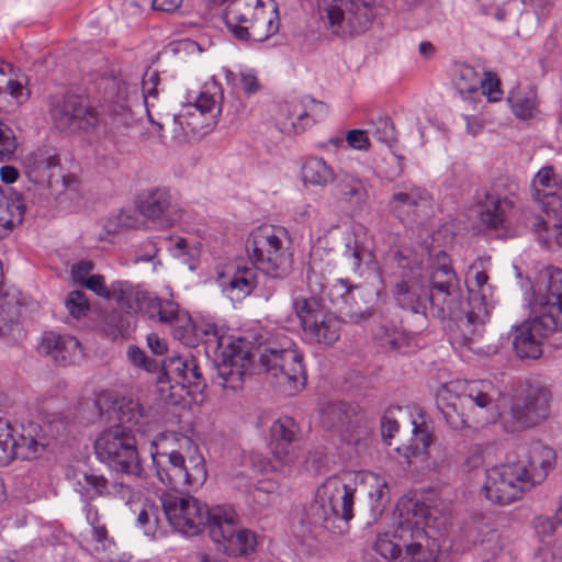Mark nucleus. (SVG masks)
<instances>
[{
	"instance_id": "1",
	"label": "nucleus",
	"mask_w": 562,
	"mask_h": 562,
	"mask_svg": "<svg viewBox=\"0 0 562 562\" xmlns=\"http://www.w3.org/2000/svg\"><path fill=\"white\" fill-rule=\"evenodd\" d=\"M498 391L488 380L450 381L436 391V403L446 423L453 430L468 427L472 418L484 425L501 419L504 430L518 432L531 428L549 415L552 395L540 379L526 381L512 400L509 409L497 413Z\"/></svg>"
},
{
	"instance_id": "2",
	"label": "nucleus",
	"mask_w": 562,
	"mask_h": 562,
	"mask_svg": "<svg viewBox=\"0 0 562 562\" xmlns=\"http://www.w3.org/2000/svg\"><path fill=\"white\" fill-rule=\"evenodd\" d=\"M539 315L513 326L512 345L519 359L541 357L543 340L562 329V270L549 267L538 274L535 286Z\"/></svg>"
},
{
	"instance_id": "3",
	"label": "nucleus",
	"mask_w": 562,
	"mask_h": 562,
	"mask_svg": "<svg viewBox=\"0 0 562 562\" xmlns=\"http://www.w3.org/2000/svg\"><path fill=\"white\" fill-rule=\"evenodd\" d=\"M151 457L158 479L173 488L199 487L206 481L205 459L195 442L186 435L166 434L162 446Z\"/></svg>"
},
{
	"instance_id": "4",
	"label": "nucleus",
	"mask_w": 562,
	"mask_h": 562,
	"mask_svg": "<svg viewBox=\"0 0 562 562\" xmlns=\"http://www.w3.org/2000/svg\"><path fill=\"white\" fill-rule=\"evenodd\" d=\"M246 249L255 268L273 279H283L293 263L292 240L289 232L277 225L263 224L254 228Z\"/></svg>"
},
{
	"instance_id": "5",
	"label": "nucleus",
	"mask_w": 562,
	"mask_h": 562,
	"mask_svg": "<svg viewBox=\"0 0 562 562\" xmlns=\"http://www.w3.org/2000/svg\"><path fill=\"white\" fill-rule=\"evenodd\" d=\"M426 302L427 316L452 321L453 328H457L458 318L464 316L460 281L443 251L437 254L436 261L426 272Z\"/></svg>"
},
{
	"instance_id": "6",
	"label": "nucleus",
	"mask_w": 562,
	"mask_h": 562,
	"mask_svg": "<svg viewBox=\"0 0 562 562\" xmlns=\"http://www.w3.org/2000/svg\"><path fill=\"white\" fill-rule=\"evenodd\" d=\"M469 301L464 316L457 321V328L451 329V342L461 347L472 348L484 333L490 321L492 305V285L485 271L470 268L467 276Z\"/></svg>"
},
{
	"instance_id": "7",
	"label": "nucleus",
	"mask_w": 562,
	"mask_h": 562,
	"mask_svg": "<svg viewBox=\"0 0 562 562\" xmlns=\"http://www.w3.org/2000/svg\"><path fill=\"white\" fill-rule=\"evenodd\" d=\"M358 475L353 471H342L327 477L317 488L312 509L314 515L326 524L327 529L338 532L353 518V499Z\"/></svg>"
},
{
	"instance_id": "8",
	"label": "nucleus",
	"mask_w": 562,
	"mask_h": 562,
	"mask_svg": "<svg viewBox=\"0 0 562 562\" xmlns=\"http://www.w3.org/2000/svg\"><path fill=\"white\" fill-rule=\"evenodd\" d=\"M224 20L227 29L241 41L262 42L278 31L277 9L270 0H235Z\"/></svg>"
},
{
	"instance_id": "9",
	"label": "nucleus",
	"mask_w": 562,
	"mask_h": 562,
	"mask_svg": "<svg viewBox=\"0 0 562 562\" xmlns=\"http://www.w3.org/2000/svg\"><path fill=\"white\" fill-rule=\"evenodd\" d=\"M323 426L355 453L371 443L373 423L358 406L345 402L327 403L321 412Z\"/></svg>"
},
{
	"instance_id": "10",
	"label": "nucleus",
	"mask_w": 562,
	"mask_h": 562,
	"mask_svg": "<svg viewBox=\"0 0 562 562\" xmlns=\"http://www.w3.org/2000/svg\"><path fill=\"white\" fill-rule=\"evenodd\" d=\"M374 0H317L326 27L336 36H355L366 32L373 19Z\"/></svg>"
},
{
	"instance_id": "11",
	"label": "nucleus",
	"mask_w": 562,
	"mask_h": 562,
	"mask_svg": "<svg viewBox=\"0 0 562 562\" xmlns=\"http://www.w3.org/2000/svg\"><path fill=\"white\" fill-rule=\"evenodd\" d=\"M97 458L116 472L139 476L142 467L133 431L124 426L104 429L94 441Z\"/></svg>"
},
{
	"instance_id": "12",
	"label": "nucleus",
	"mask_w": 562,
	"mask_h": 562,
	"mask_svg": "<svg viewBox=\"0 0 562 562\" xmlns=\"http://www.w3.org/2000/svg\"><path fill=\"white\" fill-rule=\"evenodd\" d=\"M259 363L272 386L288 396L302 391L306 371L302 355L294 348H267L259 357Z\"/></svg>"
},
{
	"instance_id": "13",
	"label": "nucleus",
	"mask_w": 562,
	"mask_h": 562,
	"mask_svg": "<svg viewBox=\"0 0 562 562\" xmlns=\"http://www.w3.org/2000/svg\"><path fill=\"white\" fill-rule=\"evenodd\" d=\"M209 531L216 549L229 557H248L256 550L255 533L238 526L237 514L231 507L215 506L211 508Z\"/></svg>"
},
{
	"instance_id": "14",
	"label": "nucleus",
	"mask_w": 562,
	"mask_h": 562,
	"mask_svg": "<svg viewBox=\"0 0 562 562\" xmlns=\"http://www.w3.org/2000/svg\"><path fill=\"white\" fill-rule=\"evenodd\" d=\"M293 310L300 319L304 336L312 342L333 346L342 329V322L334 312L323 306L314 297H296Z\"/></svg>"
},
{
	"instance_id": "15",
	"label": "nucleus",
	"mask_w": 562,
	"mask_h": 562,
	"mask_svg": "<svg viewBox=\"0 0 562 562\" xmlns=\"http://www.w3.org/2000/svg\"><path fill=\"white\" fill-rule=\"evenodd\" d=\"M414 519L401 530L398 539L403 549L397 562H437L440 546L428 535L426 527L430 508L423 502H416Z\"/></svg>"
},
{
	"instance_id": "16",
	"label": "nucleus",
	"mask_w": 562,
	"mask_h": 562,
	"mask_svg": "<svg viewBox=\"0 0 562 562\" xmlns=\"http://www.w3.org/2000/svg\"><path fill=\"white\" fill-rule=\"evenodd\" d=\"M327 114L328 105L325 102L305 95L280 102L274 121L281 133L295 135L323 121Z\"/></svg>"
},
{
	"instance_id": "17",
	"label": "nucleus",
	"mask_w": 562,
	"mask_h": 562,
	"mask_svg": "<svg viewBox=\"0 0 562 562\" xmlns=\"http://www.w3.org/2000/svg\"><path fill=\"white\" fill-rule=\"evenodd\" d=\"M530 488L524 471L508 461L485 471L482 492L490 502L504 506L519 501Z\"/></svg>"
},
{
	"instance_id": "18",
	"label": "nucleus",
	"mask_w": 562,
	"mask_h": 562,
	"mask_svg": "<svg viewBox=\"0 0 562 562\" xmlns=\"http://www.w3.org/2000/svg\"><path fill=\"white\" fill-rule=\"evenodd\" d=\"M72 486L81 501L88 504L98 498L119 499L125 504H133L140 499V492L131 485L110 481L105 475L92 470L75 472Z\"/></svg>"
},
{
	"instance_id": "19",
	"label": "nucleus",
	"mask_w": 562,
	"mask_h": 562,
	"mask_svg": "<svg viewBox=\"0 0 562 562\" xmlns=\"http://www.w3.org/2000/svg\"><path fill=\"white\" fill-rule=\"evenodd\" d=\"M55 126L68 133L83 132L93 134L101 125L95 108L79 95H66L57 100L50 109Z\"/></svg>"
},
{
	"instance_id": "20",
	"label": "nucleus",
	"mask_w": 562,
	"mask_h": 562,
	"mask_svg": "<svg viewBox=\"0 0 562 562\" xmlns=\"http://www.w3.org/2000/svg\"><path fill=\"white\" fill-rule=\"evenodd\" d=\"M161 504L170 525L183 535L195 536L205 524L209 525V512L211 508H206L193 496L165 494L161 497Z\"/></svg>"
},
{
	"instance_id": "21",
	"label": "nucleus",
	"mask_w": 562,
	"mask_h": 562,
	"mask_svg": "<svg viewBox=\"0 0 562 562\" xmlns=\"http://www.w3.org/2000/svg\"><path fill=\"white\" fill-rule=\"evenodd\" d=\"M94 405L101 417L108 422H119L117 426H124L133 431H145L149 424L150 407L138 400L122 396L112 401L109 396H100Z\"/></svg>"
},
{
	"instance_id": "22",
	"label": "nucleus",
	"mask_w": 562,
	"mask_h": 562,
	"mask_svg": "<svg viewBox=\"0 0 562 562\" xmlns=\"http://www.w3.org/2000/svg\"><path fill=\"white\" fill-rule=\"evenodd\" d=\"M514 464L526 476L531 488L542 483L557 463L555 451L541 441H531L517 448Z\"/></svg>"
},
{
	"instance_id": "23",
	"label": "nucleus",
	"mask_w": 562,
	"mask_h": 562,
	"mask_svg": "<svg viewBox=\"0 0 562 562\" xmlns=\"http://www.w3.org/2000/svg\"><path fill=\"white\" fill-rule=\"evenodd\" d=\"M299 431V425L288 416L277 419L270 428L271 451L282 465L290 467L301 462Z\"/></svg>"
},
{
	"instance_id": "24",
	"label": "nucleus",
	"mask_w": 562,
	"mask_h": 562,
	"mask_svg": "<svg viewBox=\"0 0 562 562\" xmlns=\"http://www.w3.org/2000/svg\"><path fill=\"white\" fill-rule=\"evenodd\" d=\"M477 222L485 229L507 231L510 225L514 203L510 199L498 193L484 191L477 195Z\"/></svg>"
},
{
	"instance_id": "25",
	"label": "nucleus",
	"mask_w": 562,
	"mask_h": 562,
	"mask_svg": "<svg viewBox=\"0 0 562 562\" xmlns=\"http://www.w3.org/2000/svg\"><path fill=\"white\" fill-rule=\"evenodd\" d=\"M143 313L151 319L173 327V335L178 339H187L193 331L194 326L191 316L179 305L169 300H161L148 293Z\"/></svg>"
},
{
	"instance_id": "26",
	"label": "nucleus",
	"mask_w": 562,
	"mask_h": 562,
	"mask_svg": "<svg viewBox=\"0 0 562 562\" xmlns=\"http://www.w3.org/2000/svg\"><path fill=\"white\" fill-rule=\"evenodd\" d=\"M138 210L143 216L158 228H168L182 218L181 207L172 202L166 189H156L139 203Z\"/></svg>"
},
{
	"instance_id": "27",
	"label": "nucleus",
	"mask_w": 562,
	"mask_h": 562,
	"mask_svg": "<svg viewBox=\"0 0 562 562\" xmlns=\"http://www.w3.org/2000/svg\"><path fill=\"white\" fill-rule=\"evenodd\" d=\"M531 193L542 209L558 214L562 209V173L552 166L542 167L532 179Z\"/></svg>"
},
{
	"instance_id": "28",
	"label": "nucleus",
	"mask_w": 562,
	"mask_h": 562,
	"mask_svg": "<svg viewBox=\"0 0 562 562\" xmlns=\"http://www.w3.org/2000/svg\"><path fill=\"white\" fill-rule=\"evenodd\" d=\"M414 507L416 502L407 499L397 505L398 521L397 525L390 531L378 532L373 544L374 551L383 559L390 562H397L402 552V544L400 543V532L405 527H408L411 519H414Z\"/></svg>"
},
{
	"instance_id": "29",
	"label": "nucleus",
	"mask_w": 562,
	"mask_h": 562,
	"mask_svg": "<svg viewBox=\"0 0 562 562\" xmlns=\"http://www.w3.org/2000/svg\"><path fill=\"white\" fill-rule=\"evenodd\" d=\"M44 428L35 424H30L24 434L16 440L15 456L31 458L42 451L48 445V437H56L64 429V419L57 416L53 419L45 416L43 419Z\"/></svg>"
},
{
	"instance_id": "30",
	"label": "nucleus",
	"mask_w": 562,
	"mask_h": 562,
	"mask_svg": "<svg viewBox=\"0 0 562 562\" xmlns=\"http://www.w3.org/2000/svg\"><path fill=\"white\" fill-rule=\"evenodd\" d=\"M220 361L217 367L216 383L223 389L238 390L243 385L245 372L243 361L247 358V352L240 347V344L231 346L224 351L216 353Z\"/></svg>"
},
{
	"instance_id": "31",
	"label": "nucleus",
	"mask_w": 562,
	"mask_h": 562,
	"mask_svg": "<svg viewBox=\"0 0 562 562\" xmlns=\"http://www.w3.org/2000/svg\"><path fill=\"white\" fill-rule=\"evenodd\" d=\"M324 294L330 303L338 307L351 322L358 323L367 319L372 314L371 306H353L351 301L356 300L353 286L345 280H336L335 283L324 286Z\"/></svg>"
},
{
	"instance_id": "32",
	"label": "nucleus",
	"mask_w": 562,
	"mask_h": 562,
	"mask_svg": "<svg viewBox=\"0 0 562 562\" xmlns=\"http://www.w3.org/2000/svg\"><path fill=\"white\" fill-rule=\"evenodd\" d=\"M42 350L60 364H74L82 359V348L78 339L70 335L54 331L43 336Z\"/></svg>"
},
{
	"instance_id": "33",
	"label": "nucleus",
	"mask_w": 562,
	"mask_h": 562,
	"mask_svg": "<svg viewBox=\"0 0 562 562\" xmlns=\"http://www.w3.org/2000/svg\"><path fill=\"white\" fill-rule=\"evenodd\" d=\"M342 259L348 268L358 276H362L366 270L372 269L375 265V257L364 234L355 231L346 238Z\"/></svg>"
},
{
	"instance_id": "34",
	"label": "nucleus",
	"mask_w": 562,
	"mask_h": 562,
	"mask_svg": "<svg viewBox=\"0 0 562 562\" xmlns=\"http://www.w3.org/2000/svg\"><path fill=\"white\" fill-rule=\"evenodd\" d=\"M188 368V359L171 357L161 364V371L157 378V389L160 397L168 403H177L182 394L178 387Z\"/></svg>"
},
{
	"instance_id": "35",
	"label": "nucleus",
	"mask_w": 562,
	"mask_h": 562,
	"mask_svg": "<svg viewBox=\"0 0 562 562\" xmlns=\"http://www.w3.org/2000/svg\"><path fill=\"white\" fill-rule=\"evenodd\" d=\"M370 182L353 172H341L335 184L339 199L353 210H362L370 199Z\"/></svg>"
},
{
	"instance_id": "36",
	"label": "nucleus",
	"mask_w": 562,
	"mask_h": 562,
	"mask_svg": "<svg viewBox=\"0 0 562 562\" xmlns=\"http://www.w3.org/2000/svg\"><path fill=\"white\" fill-rule=\"evenodd\" d=\"M218 284L226 297L236 303L251 293L258 284V279L252 267H238L231 276L220 274Z\"/></svg>"
},
{
	"instance_id": "37",
	"label": "nucleus",
	"mask_w": 562,
	"mask_h": 562,
	"mask_svg": "<svg viewBox=\"0 0 562 562\" xmlns=\"http://www.w3.org/2000/svg\"><path fill=\"white\" fill-rule=\"evenodd\" d=\"M356 474L357 485L362 484L368 488L371 516L376 520L391 501L387 481L384 476L370 471H359Z\"/></svg>"
},
{
	"instance_id": "38",
	"label": "nucleus",
	"mask_w": 562,
	"mask_h": 562,
	"mask_svg": "<svg viewBox=\"0 0 562 562\" xmlns=\"http://www.w3.org/2000/svg\"><path fill=\"white\" fill-rule=\"evenodd\" d=\"M393 294L402 308L409 310L415 314L420 313L427 317L426 280L419 282L414 278L397 282Z\"/></svg>"
},
{
	"instance_id": "39",
	"label": "nucleus",
	"mask_w": 562,
	"mask_h": 562,
	"mask_svg": "<svg viewBox=\"0 0 562 562\" xmlns=\"http://www.w3.org/2000/svg\"><path fill=\"white\" fill-rule=\"evenodd\" d=\"M109 300H114L126 313L143 312L148 292L128 281H113L109 285Z\"/></svg>"
},
{
	"instance_id": "40",
	"label": "nucleus",
	"mask_w": 562,
	"mask_h": 562,
	"mask_svg": "<svg viewBox=\"0 0 562 562\" xmlns=\"http://www.w3.org/2000/svg\"><path fill=\"white\" fill-rule=\"evenodd\" d=\"M25 205L20 194H5L0 189V238L8 236L12 229L22 223Z\"/></svg>"
},
{
	"instance_id": "41",
	"label": "nucleus",
	"mask_w": 562,
	"mask_h": 562,
	"mask_svg": "<svg viewBox=\"0 0 562 562\" xmlns=\"http://www.w3.org/2000/svg\"><path fill=\"white\" fill-rule=\"evenodd\" d=\"M547 218L535 217L532 222L533 232L538 240L548 249L553 250L562 247V224L552 211L543 209Z\"/></svg>"
},
{
	"instance_id": "42",
	"label": "nucleus",
	"mask_w": 562,
	"mask_h": 562,
	"mask_svg": "<svg viewBox=\"0 0 562 562\" xmlns=\"http://www.w3.org/2000/svg\"><path fill=\"white\" fill-rule=\"evenodd\" d=\"M136 117L128 103L114 102L110 105L109 116L104 120V133L114 136H124L135 125Z\"/></svg>"
},
{
	"instance_id": "43",
	"label": "nucleus",
	"mask_w": 562,
	"mask_h": 562,
	"mask_svg": "<svg viewBox=\"0 0 562 562\" xmlns=\"http://www.w3.org/2000/svg\"><path fill=\"white\" fill-rule=\"evenodd\" d=\"M427 205L428 194L419 188H413L407 192H396L390 201L391 211L401 220L404 215L416 214L420 207Z\"/></svg>"
},
{
	"instance_id": "44",
	"label": "nucleus",
	"mask_w": 562,
	"mask_h": 562,
	"mask_svg": "<svg viewBox=\"0 0 562 562\" xmlns=\"http://www.w3.org/2000/svg\"><path fill=\"white\" fill-rule=\"evenodd\" d=\"M336 179L334 168L322 157L312 156L302 165V180L314 187H326Z\"/></svg>"
},
{
	"instance_id": "45",
	"label": "nucleus",
	"mask_w": 562,
	"mask_h": 562,
	"mask_svg": "<svg viewBox=\"0 0 562 562\" xmlns=\"http://www.w3.org/2000/svg\"><path fill=\"white\" fill-rule=\"evenodd\" d=\"M223 92L215 82L206 85L195 98L193 106L202 114L216 120L222 111Z\"/></svg>"
},
{
	"instance_id": "46",
	"label": "nucleus",
	"mask_w": 562,
	"mask_h": 562,
	"mask_svg": "<svg viewBox=\"0 0 562 562\" xmlns=\"http://www.w3.org/2000/svg\"><path fill=\"white\" fill-rule=\"evenodd\" d=\"M196 331L202 335L207 348L212 349L215 355L241 342V340L234 341L224 333L223 328L214 323H202L196 327Z\"/></svg>"
},
{
	"instance_id": "47",
	"label": "nucleus",
	"mask_w": 562,
	"mask_h": 562,
	"mask_svg": "<svg viewBox=\"0 0 562 562\" xmlns=\"http://www.w3.org/2000/svg\"><path fill=\"white\" fill-rule=\"evenodd\" d=\"M10 71L11 65L0 60V98L8 93L16 104H22L27 101L30 92L21 80L8 77Z\"/></svg>"
},
{
	"instance_id": "48",
	"label": "nucleus",
	"mask_w": 562,
	"mask_h": 562,
	"mask_svg": "<svg viewBox=\"0 0 562 562\" xmlns=\"http://www.w3.org/2000/svg\"><path fill=\"white\" fill-rule=\"evenodd\" d=\"M454 86L461 93H476L481 83L479 72L469 65H459L454 70Z\"/></svg>"
},
{
	"instance_id": "49",
	"label": "nucleus",
	"mask_w": 562,
	"mask_h": 562,
	"mask_svg": "<svg viewBox=\"0 0 562 562\" xmlns=\"http://www.w3.org/2000/svg\"><path fill=\"white\" fill-rule=\"evenodd\" d=\"M375 338L382 347L400 349L408 344V336L394 324H381Z\"/></svg>"
},
{
	"instance_id": "50",
	"label": "nucleus",
	"mask_w": 562,
	"mask_h": 562,
	"mask_svg": "<svg viewBox=\"0 0 562 562\" xmlns=\"http://www.w3.org/2000/svg\"><path fill=\"white\" fill-rule=\"evenodd\" d=\"M432 440L431 427L426 422H422L417 424L415 420L413 422V438L411 440V445L408 449L411 451V456H419L427 452Z\"/></svg>"
},
{
	"instance_id": "51",
	"label": "nucleus",
	"mask_w": 562,
	"mask_h": 562,
	"mask_svg": "<svg viewBox=\"0 0 562 562\" xmlns=\"http://www.w3.org/2000/svg\"><path fill=\"white\" fill-rule=\"evenodd\" d=\"M131 507L138 506V515H137V524L143 528L144 533L146 536H155L157 531V507L154 505L147 504L143 502V496L140 495V499L136 501L133 504H128Z\"/></svg>"
},
{
	"instance_id": "52",
	"label": "nucleus",
	"mask_w": 562,
	"mask_h": 562,
	"mask_svg": "<svg viewBox=\"0 0 562 562\" xmlns=\"http://www.w3.org/2000/svg\"><path fill=\"white\" fill-rule=\"evenodd\" d=\"M16 439L9 422L0 418V467L7 465L15 458Z\"/></svg>"
},
{
	"instance_id": "53",
	"label": "nucleus",
	"mask_w": 562,
	"mask_h": 562,
	"mask_svg": "<svg viewBox=\"0 0 562 562\" xmlns=\"http://www.w3.org/2000/svg\"><path fill=\"white\" fill-rule=\"evenodd\" d=\"M368 132L379 142L391 145L395 142V127L391 119L386 115L378 116L371 120Z\"/></svg>"
},
{
	"instance_id": "54",
	"label": "nucleus",
	"mask_w": 562,
	"mask_h": 562,
	"mask_svg": "<svg viewBox=\"0 0 562 562\" xmlns=\"http://www.w3.org/2000/svg\"><path fill=\"white\" fill-rule=\"evenodd\" d=\"M514 114L522 120L532 117L537 111L536 101L533 95L521 93H512L508 98Z\"/></svg>"
},
{
	"instance_id": "55",
	"label": "nucleus",
	"mask_w": 562,
	"mask_h": 562,
	"mask_svg": "<svg viewBox=\"0 0 562 562\" xmlns=\"http://www.w3.org/2000/svg\"><path fill=\"white\" fill-rule=\"evenodd\" d=\"M16 148L18 142L13 130L0 121V162L11 160Z\"/></svg>"
},
{
	"instance_id": "56",
	"label": "nucleus",
	"mask_w": 562,
	"mask_h": 562,
	"mask_svg": "<svg viewBox=\"0 0 562 562\" xmlns=\"http://www.w3.org/2000/svg\"><path fill=\"white\" fill-rule=\"evenodd\" d=\"M69 314L75 318H80L89 311V302L86 294L81 291H71L65 302Z\"/></svg>"
},
{
	"instance_id": "57",
	"label": "nucleus",
	"mask_w": 562,
	"mask_h": 562,
	"mask_svg": "<svg viewBox=\"0 0 562 562\" xmlns=\"http://www.w3.org/2000/svg\"><path fill=\"white\" fill-rule=\"evenodd\" d=\"M401 413V406H392L384 412L381 418V432L385 440L393 438L394 434L398 431L400 425L396 415Z\"/></svg>"
},
{
	"instance_id": "58",
	"label": "nucleus",
	"mask_w": 562,
	"mask_h": 562,
	"mask_svg": "<svg viewBox=\"0 0 562 562\" xmlns=\"http://www.w3.org/2000/svg\"><path fill=\"white\" fill-rule=\"evenodd\" d=\"M203 378L200 372L199 366L194 358H188V368L184 371L183 378L178 387V392L186 387L194 386L196 389L203 386Z\"/></svg>"
},
{
	"instance_id": "59",
	"label": "nucleus",
	"mask_w": 562,
	"mask_h": 562,
	"mask_svg": "<svg viewBox=\"0 0 562 562\" xmlns=\"http://www.w3.org/2000/svg\"><path fill=\"white\" fill-rule=\"evenodd\" d=\"M159 83V75L157 71H147L142 80V93L143 101L148 110L149 106H154V102H150V98L156 99L158 94L157 86Z\"/></svg>"
},
{
	"instance_id": "60",
	"label": "nucleus",
	"mask_w": 562,
	"mask_h": 562,
	"mask_svg": "<svg viewBox=\"0 0 562 562\" xmlns=\"http://www.w3.org/2000/svg\"><path fill=\"white\" fill-rule=\"evenodd\" d=\"M499 79L491 71L484 74V78H481L479 88L482 89V94L486 95L491 102H496L502 99V90L499 88Z\"/></svg>"
},
{
	"instance_id": "61",
	"label": "nucleus",
	"mask_w": 562,
	"mask_h": 562,
	"mask_svg": "<svg viewBox=\"0 0 562 562\" xmlns=\"http://www.w3.org/2000/svg\"><path fill=\"white\" fill-rule=\"evenodd\" d=\"M127 358L133 366L142 368L147 372H154L158 368L156 361L148 358L137 346H130L127 348Z\"/></svg>"
},
{
	"instance_id": "62",
	"label": "nucleus",
	"mask_w": 562,
	"mask_h": 562,
	"mask_svg": "<svg viewBox=\"0 0 562 562\" xmlns=\"http://www.w3.org/2000/svg\"><path fill=\"white\" fill-rule=\"evenodd\" d=\"M31 159L33 164V171L37 172V175H44L58 164L57 156L47 150H40L35 153Z\"/></svg>"
},
{
	"instance_id": "63",
	"label": "nucleus",
	"mask_w": 562,
	"mask_h": 562,
	"mask_svg": "<svg viewBox=\"0 0 562 562\" xmlns=\"http://www.w3.org/2000/svg\"><path fill=\"white\" fill-rule=\"evenodd\" d=\"M368 130H351L346 135L347 144L357 150H368L371 146Z\"/></svg>"
},
{
	"instance_id": "64",
	"label": "nucleus",
	"mask_w": 562,
	"mask_h": 562,
	"mask_svg": "<svg viewBox=\"0 0 562 562\" xmlns=\"http://www.w3.org/2000/svg\"><path fill=\"white\" fill-rule=\"evenodd\" d=\"M533 527L537 535L544 539L553 536L559 525L552 517L540 515L533 519Z\"/></svg>"
}]
</instances>
